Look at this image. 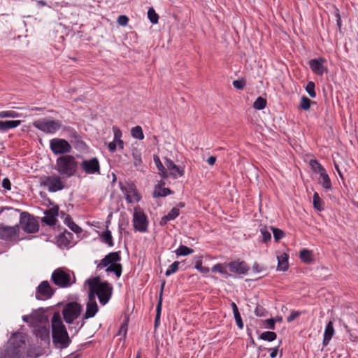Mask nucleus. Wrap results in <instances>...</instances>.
Segmentation results:
<instances>
[{
    "label": "nucleus",
    "instance_id": "nucleus-1",
    "mask_svg": "<svg viewBox=\"0 0 358 358\" xmlns=\"http://www.w3.org/2000/svg\"><path fill=\"white\" fill-rule=\"evenodd\" d=\"M51 327L52 341L55 347L59 349L66 348L71 340L58 312L55 313L51 319Z\"/></svg>",
    "mask_w": 358,
    "mask_h": 358
},
{
    "label": "nucleus",
    "instance_id": "nucleus-2",
    "mask_svg": "<svg viewBox=\"0 0 358 358\" xmlns=\"http://www.w3.org/2000/svg\"><path fill=\"white\" fill-rule=\"evenodd\" d=\"M121 260L120 251L112 252L106 255L97 264V269L105 267L108 273H114L116 277L120 278L122 272V266L120 264Z\"/></svg>",
    "mask_w": 358,
    "mask_h": 358
},
{
    "label": "nucleus",
    "instance_id": "nucleus-3",
    "mask_svg": "<svg viewBox=\"0 0 358 358\" xmlns=\"http://www.w3.org/2000/svg\"><path fill=\"white\" fill-rule=\"evenodd\" d=\"M56 166V169L59 174L70 178L77 172L78 162L73 156L66 155L57 158Z\"/></svg>",
    "mask_w": 358,
    "mask_h": 358
},
{
    "label": "nucleus",
    "instance_id": "nucleus-4",
    "mask_svg": "<svg viewBox=\"0 0 358 358\" xmlns=\"http://www.w3.org/2000/svg\"><path fill=\"white\" fill-rule=\"evenodd\" d=\"M91 281L95 284V290L99 302L105 305L111 296L113 287L107 281L101 282L98 277L91 279Z\"/></svg>",
    "mask_w": 358,
    "mask_h": 358
},
{
    "label": "nucleus",
    "instance_id": "nucleus-5",
    "mask_svg": "<svg viewBox=\"0 0 358 358\" xmlns=\"http://www.w3.org/2000/svg\"><path fill=\"white\" fill-rule=\"evenodd\" d=\"M33 126L45 134H55L62 127V122L57 120L43 118L33 122Z\"/></svg>",
    "mask_w": 358,
    "mask_h": 358
},
{
    "label": "nucleus",
    "instance_id": "nucleus-6",
    "mask_svg": "<svg viewBox=\"0 0 358 358\" xmlns=\"http://www.w3.org/2000/svg\"><path fill=\"white\" fill-rule=\"evenodd\" d=\"M52 282L59 287H70L74 282H71V275L63 268L55 269L51 275Z\"/></svg>",
    "mask_w": 358,
    "mask_h": 358
},
{
    "label": "nucleus",
    "instance_id": "nucleus-7",
    "mask_svg": "<svg viewBox=\"0 0 358 358\" xmlns=\"http://www.w3.org/2000/svg\"><path fill=\"white\" fill-rule=\"evenodd\" d=\"M82 311V306L77 302H70L66 304L62 310L64 321L71 324L77 319Z\"/></svg>",
    "mask_w": 358,
    "mask_h": 358
},
{
    "label": "nucleus",
    "instance_id": "nucleus-8",
    "mask_svg": "<svg viewBox=\"0 0 358 358\" xmlns=\"http://www.w3.org/2000/svg\"><path fill=\"white\" fill-rule=\"evenodd\" d=\"M20 224L21 228L27 233H35L39 229L38 222L27 212L20 213Z\"/></svg>",
    "mask_w": 358,
    "mask_h": 358
},
{
    "label": "nucleus",
    "instance_id": "nucleus-9",
    "mask_svg": "<svg viewBox=\"0 0 358 358\" xmlns=\"http://www.w3.org/2000/svg\"><path fill=\"white\" fill-rule=\"evenodd\" d=\"M50 148L55 155H64L71 151L70 143L63 138H55L50 141Z\"/></svg>",
    "mask_w": 358,
    "mask_h": 358
},
{
    "label": "nucleus",
    "instance_id": "nucleus-10",
    "mask_svg": "<svg viewBox=\"0 0 358 358\" xmlns=\"http://www.w3.org/2000/svg\"><path fill=\"white\" fill-rule=\"evenodd\" d=\"M41 185L48 187V191L55 192L64 189V185L58 176H44L41 180Z\"/></svg>",
    "mask_w": 358,
    "mask_h": 358
},
{
    "label": "nucleus",
    "instance_id": "nucleus-11",
    "mask_svg": "<svg viewBox=\"0 0 358 358\" xmlns=\"http://www.w3.org/2000/svg\"><path fill=\"white\" fill-rule=\"evenodd\" d=\"M133 225L135 230L145 232L148 230V222L145 214L140 209H135L133 215Z\"/></svg>",
    "mask_w": 358,
    "mask_h": 358
},
{
    "label": "nucleus",
    "instance_id": "nucleus-12",
    "mask_svg": "<svg viewBox=\"0 0 358 358\" xmlns=\"http://www.w3.org/2000/svg\"><path fill=\"white\" fill-rule=\"evenodd\" d=\"M80 167L86 174H100V164L96 157L83 160L80 164Z\"/></svg>",
    "mask_w": 358,
    "mask_h": 358
},
{
    "label": "nucleus",
    "instance_id": "nucleus-13",
    "mask_svg": "<svg viewBox=\"0 0 358 358\" xmlns=\"http://www.w3.org/2000/svg\"><path fill=\"white\" fill-rule=\"evenodd\" d=\"M55 289L50 286L47 280L41 282L36 289V297L39 300H45L52 297Z\"/></svg>",
    "mask_w": 358,
    "mask_h": 358
},
{
    "label": "nucleus",
    "instance_id": "nucleus-14",
    "mask_svg": "<svg viewBox=\"0 0 358 358\" xmlns=\"http://www.w3.org/2000/svg\"><path fill=\"white\" fill-rule=\"evenodd\" d=\"M19 231L20 227L17 224L11 227L0 223V238L2 240H12L17 235Z\"/></svg>",
    "mask_w": 358,
    "mask_h": 358
},
{
    "label": "nucleus",
    "instance_id": "nucleus-15",
    "mask_svg": "<svg viewBox=\"0 0 358 358\" xmlns=\"http://www.w3.org/2000/svg\"><path fill=\"white\" fill-rule=\"evenodd\" d=\"M25 340L21 334H16L13 336L10 341V345H13L17 350L14 358H20L25 348Z\"/></svg>",
    "mask_w": 358,
    "mask_h": 358
},
{
    "label": "nucleus",
    "instance_id": "nucleus-16",
    "mask_svg": "<svg viewBox=\"0 0 358 358\" xmlns=\"http://www.w3.org/2000/svg\"><path fill=\"white\" fill-rule=\"evenodd\" d=\"M120 189L125 196L126 200L128 203L138 202L141 197L137 194L136 188L134 184H127L126 185H121Z\"/></svg>",
    "mask_w": 358,
    "mask_h": 358
},
{
    "label": "nucleus",
    "instance_id": "nucleus-17",
    "mask_svg": "<svg viewBox=\"0 0 358 358\" xmlns=\"http://www.w3.org/2000/svg\"><path fill=\"white\" fill-rule=\"evenodd\" d=\"M19 210L11 207L2 208L0 210L1 220L8 223L16 222L18 219Z\"/></svg>",
    "mask_w": 358,
    "mask_h": 358
},
{
    "label": "nucleus",
    "instance_id": "nucleus-18",
    "mask_svg": "<svg viewBox=\"0 0 358 358\" xmlns=\"http://www.w3.org/2000/svg\"><path fill=\"white\" fill-rule=\"evenodd\" d=\"M229 271L233 273L245 274L249 270V266L243 261H234L228 263Z\"/></svg>",
    "mask_w": 358,
    "mask_h": 358
},
{
    "label": "nucleus",
    "instance_id": "nucleus-19",
    "mask_svg": "<svg viewBox=\"0 0 358 358\" xmlns=\"http://www.w3.org/2000/svg\"><path fill=\"white\" fill-rule=\"evenodd\" d=\"M59 208L54 206L45 212V216L42 218V222L49 226H54L57 221V217L58 215Z\"/></svg>",
    "mask_w": 358,
    "mask_h": 358
},
{
    "label": "nucleus",
    "instance_id": "nucleus-20",
    "mask_svg": "<svg viewBox=\"0 0 358 358\" xmlns=\"http://www.w3.org/2000/svg\"><path fill=\"white\" fill-rule=\"evenodd\" d=\"M165 165L166 166V169L169 171V174L173 178H177L178 176H184V169L175 164V163L171 159H166Z\"/></svg>",
    "mask_w": 358,
    "mask_h": 358
},
{
    "label": "nucleus",
    "instance_id": "nucleus-21",
    "mask_svg": "<svg viewBox=\"0 0 358 358\" xmlns=\"http://www.w3.org/2000/svg\"><path fill=\"white\" fill-rule=\"evenodd\" d=\"M324 62V59L323 58L313 59L309 61V66L315 73L322 76L325 71V68L323 66Z\"/></svg>",
    "mask_w": 358,
    "mask_h": 358
},
{
    "label": "nucleus",
    "instance_id": "nucleus-22",
    "mask_svg": "<svg viewBox=\"0 0 358 358\" xmlns=\"http://www.w3.org/2000/svg\"><path fill=\"white\" fill-rule=\"evenodd\" d=\"M180 214V210L177 208H173L167 215L163 216L161 218L159 222V224L161 226H164L167 224L168 222L176 219Z\"/></svg>",
    "mask_w": 358,
    "mask_h": 358
},
{
    "label": "nucleus",
    "instance_id": "nucleus-23",
    "mask_svg": "<svg viewBox=\"0 0 358 358\" xmlns=\"http://www.w3.org/2000/svg\"><path fill=\"white\" fill-rule=\"evenodd\" d=\"M334 334V329L333 325V322L329 321L328 324L326 326L324 334V338H323V345L327 346L330 340L331 339L332 336Z\"/></svg>",
    "mask_w": 358,
    "mask_h": 358
},
{
    "label": "nucleus",
    "instance_id": "nucleus-24",
    "mask_svg": "<svg viewBox=\"0 0 358 358\" xmlns=\"http://www.w3.org/2000/svg\"><path fill=\"white\" fill-rule=\"evenodd\" d=\"M21 120L0 121V131H6L21 124Z\"/></svg>",
    "mask_w": 358,
    "mask_h": 358
},
{
    "label": "nucleus",
    "instance_id": "nucleus-25",
    "mask_svg": "<svg viewBox=\"0 0 358 358\" xmlns=\"http://www.w3.org/2000/svg\"><path fill=\"white\" fill-rule=\"evenodd\" d=\"M165 285V282H163L161 286V292L159 294V297L158 300V303L157 305V310H156V316L155 320V327L156 328L159 325V319H160V315H161V310H162V293L163 289Z\"/></svg>",
    "mask_w": 358,
    "mask_h": 358
},
{
    "label": "nucleus",
    "instance_id": "nucleus-26",
    "mask_svg": "<svg viewBox=\"0 0 358 358\" xmlns=\"http://www.w3.org/2000/svg\"><path fill=\"white\" fill-rule=\"evenodd\" d=\"M154 162L159 171V174L162 176V178H167L169 177V173L166 171V168L161 162L159 157L157 155H154L153 157Z\"/></svg>",
    "mask_w": 358,
    "mask_h": 358
},
{
    "label": "nucleus",
    "instance_id": "nucleus-27",
    "mask_svg": "<svg viewBox=\"0 0 358 358\" xmlns=\"http://www.w3.org/2000/svg\"><path fill=\"white\" fill-rule=\"evenodd\" d=\"M98 311V306L96 303H87L86 312L84 315V319H88L94 317Z\"/></svg>",
    "mask_w": 358,
    "mask_h": 358
},
{
    "label": "nucleus",
    "instance_id": "nucleus-28",
    "mask_svg": "<svg viewBox=\"0 0 358 358\" xmlns=\"http://www.w3.org/2000/svg\"><path fill=\"white\" fill-rule=\"evenodd\" d=\"M227 269H229L228 264H217L214 265L211 271L213 272H217L224 275L225 278H228L230 276V274L229 273Z\"/></svg>",
    "mask_w": 358,
    "mask_h": 358
},
{
    "label": "nucleus",
    "instance_id": "nucleus-29",
    "mask_svg": "<svg viewBox=\"0 0 358 358\" xmlns=\"http://www.w3.org/2000/svg\"><path fill=\"white\" fill-rule=\"evenodd\" d=\"M72 236V234L68 231H65L62 234L59 235L57 238L59 245L65 247L68 246L70 244Z\"/></svg>",
    "mask_w": 358,
    "mask_h": 358
},
{
    "label": "nucleus",
    "instance_id": "nucleus-30",
    "mask_svg": "<svg viewBox=\"0 0 358 358\" xmlns=\"http://www.w3.org/2000/svg\"><path fill=\"white\" fill-rule=\"evenodd\" d=\"M278 270L285 271L288 268V256L287 254L283 253L278 257Z\"/></svg>",
    "mask_w": 358,
    "mask_h": 358
},
{
    "label": "nucleus",
    "instance_id": "nucleus-31",
    "mask_svg": "<svg viewBox=\"0 0 358 358\" xmlns=\"http://www.w3.org/2000/svg\"><path fill=\"white\" fill-rule=\"evenodd\" d=\"M132 157L134 158V165L137 169V170L141 171V167L142 166V159L141 154L138 150V149L134 148L132 150Z\"/></svg>",
    "mask_w": 358,
    "mask_h": 358
},
{
    "label": "nucleus",
    "instance_id": "nucleus-32",
    "mask_svg": "<svg viewBox=\"0 0 358 358\" xmlns=\"http://www.w3.org/2000/svg\"><path fill=\"white\" fill-rule=\"evenodd\" d=\"M299 257L301 261L306 264H310L313 262V256L311 251L303 249L300 251Z\"/></svg>",
    "mask_w": 358,
    "mask_h": 358
},
{
    "label": "nucleus",
    "instance_id": "nucleus-33",
    "mask_svg": "<svg viewBox=\"0 0 358 358\" xmlns=\"http://www.w3.org/2000/svg\"><path fill=\"white\" fill-rule=\"evenodd\" d=\"M89 285V295H88V302L87 303H96L95 296L96 295V292L95 290V284L94 282H92L91 280H88Z\"/></svg>",
    "mask_w": 358,
    "mask_h": 358
},
{
    "label": "nucleus",
    "instance_id": "nucleus-34",
    "mask_svg": "<svg viewBox=\"0 0 358 358\" xmlns=\"http://www.w3.org/2000/svg\"><path fill=\"white\" fill-rule=\"evenodd\" d=\"M102 241L107 244L109 247H112L114 245L113 237L110 231L106 229L103 231L101 236Z\"/></svg>",
    "mask_w": 358,
    "mask_h": 358
},
{
    "label": "nucleus",
    "instance_id": "nucleus-35",
    "mask_svg": "<svg viewBox=\"0 0 358 358\" xmlns=\"http://www.w3.org/2000/svg\"><path fill=\"white\" fill-rule=\"evenodd\" d=\"M65 223L75 233L78 234L82 231V229L72 220L69 215H67L65 218Z\"/></svg>",
    "mask_w": 358,
    "mask_h": 358
},
{
    "label": "nucleus",
    "instance_id": "nucleus-36",
    "mask_svg": "<svg viewBox=\"0 0 358 358\" xmlns=\"http://www.w3.org/2000/svg\"><path fill=\"white\" fill-rule=\"evenodd\" d=\"M320 173L322 179V187L326 189H330L331 188V182L328 174L326 173L325 170L320 172Z\"/></svg>",
    "mask_w": 358,
    "mask_h": 358
},
{
    "label": "nucleus",
    "instance_id": "nucleus-37",
    "mask_svg": "<svg viewBox=\"0 0 358 358\" xmlns=\"http://www.w3.org/2000/svg\"><path fill=\"white\" fill-rule=\"evenodd\" d=\"M171 193H172V191L169 188L159 187V189H157V188H155V189L154 190V192L152 193V195H153V197L166 196L169 194H171Z\"/></svg>",
    "mask_w": 358,
    "mask_h": 358
},
{
    "label": "nucleus",
    "instance_id": "nucleus-38",
    "mask_svg": "<svg viewBox=\"0 0 358 358\" xmlns=\"http://www.w3.org/2000/svg\"><path fill=\"white\" fill-rule=\"evenodd\" d=\"M194 252V250L185 245H181L176 250V254L178 256H186Z\"/></svg>",
    "mask_w": 358,
    "mask_h": 358
},
{
    "label": "nucleus",
    "instance_id": "nucleus-39",
    "mask_svg": "<svg viewBox=\"0 0 358 358\" xmlns=\"http://www.w3.org/2000/svg\"><path fill=\"white\" fill-rule=\"evenodd\" d=\"M131 136L137 139L142 140L144 138L143 129L140 126H136L131 129Z\"/></svg>",
    "mask_w": 358,
    "mask_h": 358
},
{
    "label": "nucleus",
    "instance_id": "nucleus-40",
    "mask_svg": "<svg viewBox=\"0 0 358 358\" xmlns=\"http://www.w3.org/2000/svg\"><path fill=\"white\" fill-rule=\"evenodd\" d=\"M277 335L273 331H264L259 336V338L268 341H273L276 339Z\"/></svg>",
    "mask_w": 358,
    "mask_h": 358
},
{
    "label": "nucleus",
    "instance_id": "nucleus-41",
    "mask_svg": "<svg viewBox=\"0 0 358 358\" xmlns=\"http://www.w3.org/2000/svg\"><path fill=\"white\" fill-rule=\"evenodd\" d=\"M148 17L152 24H157L158 22L159 15L152 7L148 9Z\"/></svg>",
    "mask_w": 358,
    "mask_h": 358
},
{
    "label": "nucleus",
    "instance_id": "nucleus-42",
    "mask_svg": "<svg viewBox=\"0 0 358 358\" xmlns=\"http://www.w3.org/2000/svg\"><path fill=\"white\" fill-rule=\"evenodd\" d=\"M266 106V100L261 96H259L254 102L253 107L257 110H262Z\"/></svg>",
    "mask_w": 358,
    "mask_h": 358
},
{
    "label": "nucleus",
    "instance_id": "nucleus-43",
    "mask_svg": "<svg viewBox=\"0 0 358 358\" xmlns=\"http://www.w3.org/2000/svg\"><path fill=\"white\" fill-rule=\"evenodd\" d=\"M322 201L319 196V194L317 192H315L313 197V206L317 210H321L322 209Z\"/></svg>",
    "mask_w": 358,
    "mask_h": 358
},
{
    "label": "nucleus",
    "instance_id": "nucleus-44",
    "mask_svg": "<svg viewBox=\"0 0 358 358\" xmlns=\"http://www.w3.org/2000/svg\"><path fill=\"white\" fill-rule=\"evenodd\" d=\"M20 115L14 110H5L0 112V118L11 117L15 118L19 117Z\"/></svg>",
    "mask_w": 358,
    "mask_h": 358
},
{
    "label": "nucleus",
    "instance_id": "nucleus-45",
    "mask_svg": "<svg viewBox=\"0 0 358 358\" xmlns=\"http://www.w3.org/2000/svg\"><path fill=\"white\" fill-rule=\"evenodd\" d=\"M260 231L262 235L263 242L266 243L271 241V235L266 226L262 227Z\"/></svg>",
    "mask_w": 358,
    "mask_h": 358
},
{
    "label": "nucleus",
    "instance_id": "nucleus-46",
    "mask_svg": "<svg viewBox=\"0 0 358 358\" xmlns=\"http://www.w3.org/2000/svg\"><path fill=\"white\" fill-rule=\"evenodd\" d=\"M271 229L273 231V237L275 241H278L285 236V233L280 229L271 227Z\"/></svg>",
    "mask_w": 358,
    "mask_h": 358
},
{
    "label": "nucleus",
    "instance_id": "nucleus-47",
    "mask_svg": "<svg viewBox=\"0 0 358 358\" xmlns=\"http://www.w3.org/2000/svg\"><path fill=\"white\" fill-rule=\"evenodd\" d=\"M194 267L202 273L206 274L209 272V268L208 267L202 266V260L201 259V257H199L196 261Z\"/></svg>",
    "mask_w": 358,
    "mask_h": 358
},
{
    "label": "nucleus",
    "instance_id": "nucleus-48",
    "mask_svg": "<svg viewBox=\"0 0 358 358\" xmlns=\"http://www.w3.org/2000/svg\"><path fill=\"white\" fill-rule=\"evenodd\" d=\"M310 103H311V101L310 99H308V97L304 96L301 97L300 107L303 110H309L310 108Z\"/></svg>",
    "mask_w": 358,
    "mask_h": 358
},
{
    "label": "nucleus",
    "instance_id": "nucleus-49",
    "mask_svg": "<svg viewBox=\"0 0 358 358\" xmlns=\"http://www.w3.org/2000/svg\"><path fill=\"white\" fill-rule=\"evenodd\" d=\"M306 91L310 97H315L316 93L315 92V83L312 81L308 82L306 87Z\"/></svg>",
    "mask_w": 358,
    "mask_h": 358
},
{
    "label": "nucleus",
    "instance_id": "nucleus-50",
    "mask_svg": "<svg viewBox=\"0 0 358 358\" xmlns=\"http://www.w3.org/2000/svg\"><path fill=\"white\" fill-rule=\"evenodd\" d=\"M180 262H174L171 265L169 266V268L166 270L165 274L169 276L174 273H176L178 270Z\"/></svg>",
    "mask_w": 358,
    "mask_h": 358
},
{
    "label": "nucleus",
    "instance_id": "nucleus-51",
    "mask_svg": "<svg viewBox=\"0 0 358 358\" xmlns=\"http://www.w3.org/2000/svg\"><path fill=\"white\" fill-rule=\"evenodd\" d=\"M255 313L257 317H265L267 315L268 312L263 306L257 305L255 310Z\"/></svg>",
    "mask_w": 358,
    "mask_h": 358
},
{
    "label": "nucleus",
    "instance_id": "nucleus-52",
    "mask_svg": "<svg viewBox=\"0 0 358 358\" xmlns=\"http://www.w3.org/2000/svg\"><path fill=\"white\" fill-rule=\"evenodd\" d=\"M71 142L74 143L75 147L76 148L84 150L86 148V144L81 139L80 136H79L77 139H75L74 141H71Z\"/></svg>",
    "mask_w": 358,
    "mask_h": 358
},
{
    "label": "nucleus",
    "instance_id": "nucleus-53",
    "mask_svg": "<svg viewBox=\"0 0 358 358\" xmlns=\"http://www.w3.org/2000/svg\"><path fill=\"white\" fill-rule=\"evenodd\" d=\"M310 166L316 171V169H317L318 172H321L324 169L322 166V165L316 160V159H311L309 162Z\"/></svg>",
    "mask_w": 358,
    "mask_h": 358
},
{
    "label": "nucleus",
    "instance_id": "nucleus-54",
    "mask_svg": "<svg viewBox=\"0 0 358 358\" xmlns=\"http://www.w3.org/2000/svg\"><path fill=\"white\" fill-rule=\"evenodd\" d=\"M16 352L17 350L13 345H9L6 351L5 358H14Z\"/></svg>",
    "mask_w": 358,
    "mask_h": 358
},
{
    "label": "nucleus",
    "instance_id": "nucleus-55",
    "mask_svg": "<svg viewBox=\"0 0 358 358\" xmlns=\"http://www.w3.org/2000/svg\"><path fill=\"white\" fill-rule=\"evenodd\" d=\"M246 85L243 79L235 80L233 81V86L238 90H243Z\"/></svg>",
    "mask_w": 358,
    "mask_h": 358
},
{
    "label": "nucleus",
    "instance_id": "nucleus-56",
    "mask_svg": "<svg viewBox=\"0 0 358 358\" xmlns=\"http://www.w3.org/2000/svg\"><path fill=\"white\" fill-rule=\"evenodd\" d=\"M117 22L121 26H126L128 24L129 18L127 16L122 15L117 17Z\"/></svg>",
    "mask_w": 358,
    "mask_h": 358
},
{
    "label": "nucleus",
    "instance_id": "nucleus-57",
    "mask_svg": "<svg viewBox=\"0 0 358 358\" xmlns=\"http://www.w3.org/2000/svg\"><path fill=\"white\" fill-rule=\"evenodd\" d=\"M234 315V318H235V320H236V324H237L238 327L239 329H243V320L241 319L240 313H235Z\"/></svg>",
    "mask_w": 358,
    "mask_h": 358
},
{
    "label": "nucleus",
    "instance_id": "nucleus-58",
    "mask_svg": "<svg viewBox=\"0 0 358 358\" xmlns=\"http://www.w3.org/2000/svg\"><path fill=\"white\" fill-rule=\"evenodd\" d=\"M265 327L270 329H275V320L273 318L266 320L264 321Z\"/></svg>",
    "mask_w": 358,
    "mask_h": 358
},
{
    "label": "nucleus",
    "instance_id": "nucleus-59",
    "mask_svg": "<svg viewBox=\"0 0 358 358\" xmlns=\"http://www.w3.org/2000/svg\"><path fill=\"white\" fill-rule=\"evenodd\" d=\"M300 315H301L300 312L293 310V311H292V313L289 315V316L287 317V321L288 322H291L293 320H294L296 317H298Z\"/></svg>",
    "mask_w": 358,
    "mask_h": 358
},
{
    "label": "nucleus",
    "instance_id": "nucleus-60",
    "mask_svg": "<svg viewBox=\"0 0 358 358\" xmlns=\"http://www.w3.org/2000/svg\"><path fill=\"white\" fill-rule=\"evenodd\" d=\"M252 270L256 273H261L266 271V268L260 266L258 263L255 262L252 266Z\"/></svg>",
    "mask_w": 358,
    "mask_h": 358
},
{
    "label": "nucleus",
    "instance_id": "nucleus-61",
    "mask_svg": "<svg viewBox=\"0 0 358 358\" xmlns=\"http://www.w3.org/2000/svg\"><path fill=\"white\" fill-rule=\"evenodd\" d=\"M113 132H114V140L113 141L116 142V141L121 140V136H122L121 131L116 127H113Z\"/></svg>",
    "mask_w": 358,
    "mask_h": 358
},
{
    "label": "nucleus",
    "instance_id": "nucleus-62",
    "mask_svg": "<svg viewBox=\"0 0 358 358\" xmlns=\"http://www.w3.org/2000/svg\"><path fill=\"white\" fill-rule=\"evenodd\" d=\"M2 187L6 190H10L11 189V183L8 178H6L3 180Z\"/></svg>",
    "mask_w": 358,
    "mask_h": 358
},
{
    "label": "nucleus",
    "instance_id": "nucleus-63",
    "mask_svg": "<svg viewBox=\"0 0 358 358\" xmlns=\"http://www.w3.org/2000/svg\"><path fill=\"white\" fill-rule=\"evenodd\" d=\"M116 148H117V143L115 141H113L109 143L108 150L110 152H114L116 150Z\"/></svg>",
    "mask_w": 358,
    "mask_h": 358
},
{
    "label": "nucleus",
    "instance_id": "nucleus-64",
    "mask_svg": "<svg viewBox=\"0 0 358 358\" xmlns=\"http://www.w3.org/2000/svg\"><path fill=\"white\" fill-rule=\"evenodd\" d=\"M127 324L126 323H124L120 330H119V334H123L124 336L126 335L127 334Z\"/></svg>",
    "mask_w": 358,
    "mask_h": 358
}]
</instances>
